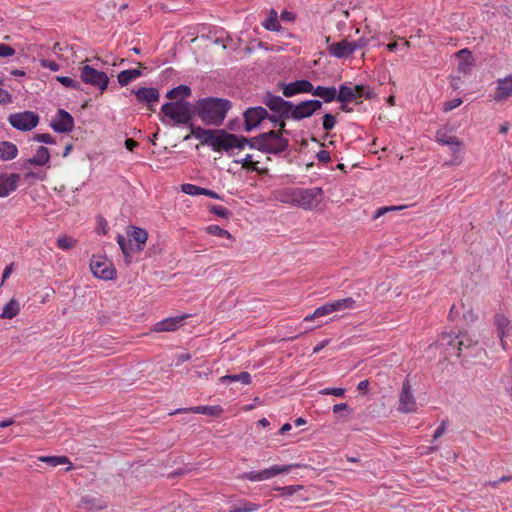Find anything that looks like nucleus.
Instances as JSON below:
<instances>
[{
  "label": "nucleus",
  "instance_id": "nucleus-19",
  "mask_svg": "<svg viewBox=\"0 0 512 512\" xmlns=\"http://www.w3.org/2000/svg\"><path fill=\"white\" fill-rule=\"evenodd\" d=\"M328 51H329L330 55H332L336 58H339V59L347 58L351 54L354 53L351 42H349L347 40H342L337 43H331L328 46Z\"/></svg>",
  "mask_w": 512,
  "mask_h": 512
},
{
  "label": "nucleus",
  "instance_id": "nucleus-33",
  "mask_svg": "<svg viewBox=\"0 0 512 512\" xmlns=\"http://www.w3.org/2000/svg\"><path fill=\"white\" fill-rule=\"evenodd\" d=\"M333 312L342 310H352L357 307L356 301L352 297L342 298L330 302Z\"/></svg>",
  "mask_w": 512,
  "mask_h": 512
},
{
  "label": "nucleus",
  "instance_id": "nucleus-61",
  "mask_svg": "<svg viewBox=\"0 0 512 512\" xmlns=\"http://www.w3.org/2000/svg\"><path fill=\"white\" fill-rule=\"evenodd\" d=\"M191 359V355L189 353H181L176 356V366L183 364L186 361Z\"/></svg>",
  "mask_w": 512,
  "mask_h": 512
},
{
  "label": "nucleus",
  "instance_id": "nucleus-17",
  "mask_svg": "<svg viewBox=\"0 0 512 512\" xmlns=\"http://www.w3.org/2000/svg\"><path fill=\"white\" fill-rule=\"evenodd\" d=\"M19 178L20 176L16 173L0 175V197H6L16 190Z\"/></svg>",
  "mask_w": 512,
  "mask_h": 512
},
{
  "label": "nucleus",
  "instance_id": "nucleus-58",
  "mask_svg": "<svg viewBox=\"0 0 512 512\" xmlns=\"http://www.w3.org/2000/svg\"><path fill=\"white\" fill-rule=\"evenodd\" d=\"M446 428H447V422L442 421L440 426L435 430V432L433 434V439L436 440V439L440 438L445 433Z\"/></svg>",
  "mask_w": 512,
  "mask_h": 512
},
{
  "label": "nucleus",
  "instance_id": "nucleus-18",
  "mask_svg": "<svg viewBox=\"0 0 512 512\" xmlns=\"http://www.w3.org/2000/svg\"><path fill=\"white\" fill-rule=\"evenodd\" d=\"M133 92H134L138 102L145 103L148 106H151V105L157 103L160 98L158 89L153 88V87H149V88L142 87Z\"/></svg>",
  "mask_w": 512,
  "mask_h": 512
},
{
  "label": "nucleus",
  "instance_id": "nucleus-60",
  "mask_svg": "<svg viewBox=\"0 0 512 512\" xmlns=\"http://www.w3.org/2000/svg\"><path fill=\"white\" fill-rule=\"evenodd\" d=\"M13 269H14V263H10L9 265H7L3 271V274H2V282L1 284H3L11 275V273L13 272Z\"/></svg>",
  "mask_w": 512,
  "mask_h": 512
},
{
  "label": "nucleus",
  "instance_id": "nucleus-1",
  "mask_svg": "<svg viewBox=\"0 0 512 512\" xmlns=\"http://www.w3.org/2000/svg\"><path fill=\"white\" fill-rule=\"evenodd\" d=\"M290 132L285 128L270 130L259 135L247 138L243 135H237V149H243L248 146L250 149H256L265 154L279 155L285 152L289 147V140L284 137Z\"/></svg>",
  "mask_w": 512,
  "mask_h": 512
},
{
  "label": "nucleus",
  "instance_id": "nucleus-35",
  "mask_svg": "<svg viewBox=\"0 0 512 512\" xmlns=\"http://www.w3.org/2000/svg\"><path fill=\"white\" fill-rule=\"evenodd\" d=\"M251 375L248 372H241L236 375H224L220 377L219 381L221 383L225 382H241L244 385H249L251 383Z\"/></svg>",
  "mask_w": 512,
  "mask_h": 512
},
{
  "label": "nucleus",
  "instance_id": "nucleus-38",
  "mask_svg": "<svg viewBox=\"0 0 512 512\" xmlns=\"http://www.w3.org/2000/svg\"><path fill=\"white\" fill-rule=\"evenodd\" d=\"M333 313V310H332V306L329 303H326L318 308H316L314 310V312L310 315H307L305 318H304V321L306 322H310L316 318H320V317H323V316H326V315H329Z\"/></svg>",
  "mask_w": 512,
  "mask_h": 512
},
{
  "label": "nucleus",
  "instance_id": "nucleus-45",
  "mask_svg": "<svg viewBox=\"0 0 512 512\" xmlns=\"http://www.w3.org/2000/svg\"><path fill=\"white\" fill-rule=\"evenodd\" d=\"M182 191L185 194L192 195V196H197V195H201V192L203 191V188L199 187L197 185H194V184L186 183V184L182 185Z\"/></svg>",
  "mask_w": 512,
  "mask_h": 512
},
{
  "label": "nucleus",
  "instance_id": "nucleus-59",
  "mask_svg": "<svg viewBox=\"0 0 512 512\" xmlns=\"http://www.w3.org/2000/svg\"><path fill=\"white\" fill-rule=\"evenodd\" d=\"M351 44L353 50L356 51L364 48L368 44V40H366L365 38H359L358 40L351 42Z\"/></svg>",
  "mask_w": 512,
  "mask_h": 512
},
{
  "label": "nucleus",
  "instance_id": "nucleus-26",
  "mask_svg": "<svg viewBox=\"0 0 512 512\" xmlns=\"http://www.w3.org/2000/svg\"><path fill=\"white\" fill-rule=\"evenodd\" d=\"M495 324L497 326L498 335L501 340V345L503 349H506V343L504 338L510 335V331L512 329L510 321L504 315H496Z\"/></svg>",
  "mask_w": 512,
  "mask_h": 512
},
{
  "label": "nucleus",
  "instance_id": "nucleus-39",
  "mask_svg": "<svg viewBox=\"0 0 512 512\" xmlns=\"http://www.w3.org/2000/svg\"><path fill=\"white\" fill-rule=\"evenodd\" d=\"M262 25L265 29L269 31H279L281 26L278 21L277 12L272 9L269 13V16L265 19Z\"/></svg>",
  "mask_w": 512,
  "mask_h": 512
},
{
  "label": "nucleus",
  "instance_id": "nucleus-57",
  "mask_svg": "<svg viewBox=\"0 0 512 512\" xmlns=\"http://www.w3.org/2000/svg\"><path fill=\"white\" fill-rule=\"evenodd\" d=\"M316 157H317V160L321 163H328L331 159L330 157V153L326 150H320L317 154H316Z\"/></svg>",
  "mask_w": 512,
  "mask_h": 512
},
{
  "label": "nucleus",
  "instance_id": "nucleus-3",
  "mask_svg": "<svg viewBox=\"0 0 512 512\" xmlns=\"http://www.w3.org/2000/svg\"><path fill=\"white\" fill-rule=\"evenodd\" d=\"M231 106V102L228 99L207 97L199 99L194 108L195 113L204 124L219 126L223 123Z\"/></svg>",
  "mask_w": 512,
  "mask_h": 512
},
{
  "label": "nucleus",
  "instance_id": "nucleus-51",
  "mask_svg": "<svg viewBox=\"0 0 512 512\" xmlns=\"http://www.w3.org/2000/svg\"><path fill=\"white\" fill-rule=\"evenodd\" d=\"M322 395H334L337 397H342L345 394V389L343 388H324L319 392Z\"/></svg>",
  "mask_w": 512,
  "mask_h": 512
},
{
  "label": "nucleus",
  "instance_id": "nucleus-14",
  "mask_svg": "<svg viewBox=\"0 0 512 512\" xmlns=\"http://www.w3.org/2000/svg\"><path fill=\"white\" fill-rule=\"evenodd\" d=\"M50 126L57 133H69L74 129L75 123L69 112L59 109Z\"/></svg>",
  "mask_w": 512,
  "mask_h": 512
},
{
  "label": "nucleus",
  "instance_id": "nucleus-31",
  "mask_svg": "<svg viewBox=\"0 0 512 512\" xmlns=\"http://www.w3.org/2000/svg\"><path fill=\"white\" fill-rule=\"evenodd\" d=\"M142 76V72L139 69H128L118 73L117 80L120 86H126L133 80Z\"/></svg>",
  "mask_w": 512,
  "mask_h": 512
},
{
  "label": "nucleus",
  "instance_id": "nucleus-43",
  "mask_svg": "<svg viewBox=\"0 0 512 512\" xmlns=\"http://www.w3.org/2000/svg\"><path fill=\"white\" fill-rule=\"evenodd\" d=\"M407 208L405 205H399V206H385L377 209L375 213L372 216V220L378 219L380 216L392 212V211H398Z\"/></svg>",
  "mask_w": 512,
  "mask_h": 512
},
{
  "label": "nucleus",
  "instance_id": "nucleus-36",
  "mask_svg": "<svg viewBox=\"0 0 512 512\" xmlns=\"http://www.w3.org/2000/svg\"><path fill=\"white\" fill-rule=\"evenodd\" d=\"M191 89L187 85H179L177 87L172 88L166 93V98L170 100L177 99L179 96L182 98H187L191 95Z\"/></svg>",
  "mask_w": 512,
  "mask_h": 512
},
{
  "label": "nucleus",
  "instance_id": "nucleus-28",
  "mask_svg": "<svg viewBox=\"0 0 512 512\" xmlns=\"http://www.w3.org/2000/svg\"><path fill=\"white\" fill-rule=\"evenodd\" d=\"M49 161H50V152H49L48 148H46L45 146H39L36 151L35 156L27 159L24 166L26 164L43 166V165H46Z\"/></svg>",
  "mask_w": 512,
  "mask_h": 512
},
{
  "label": "nucleus",
  "instance_id": "nucleus-63",
  "mask_svg": "<svg viewBox=\"0 0 512 512\" xmlns=\"http://www.w3.org/2000/svg\"><path fill=\"white\" fill-rule=\"evenodd\" d=\"M138 145H139V144H138V142H137V141H135V140H134V139H132V138H127V139L125 140V147H126V149H127V150H129V151H133V150H134V148H136Z\"/></svg>",
  "mask_w": 512,
  "mask_h": 512
},
{
  "label": "nucleus",
  "instance_id": "nucleus-4",
  "mask_svg": "<svg viewBox=\"0 0 512 512\" xmlns=\"http://www.w3.org/2000/svg\"><path fill=\"white\" fill-rule=\"evenodd\" d=\"M262 103L270 110L269 121L274 127L285 128L286 120L291 118L293 103L270 91L264 93Z\"/></svg>",
  "mask_w": 512,
  "mask_h": 512
},
{
  "label": "nucleus",
  "instance_id": "nucleus-5",
  "mask_svg": "<svg viewBox=\"0 0 512 512\" xmlns=\"http://www.w3.org/2000/svg\"><path fill=\"white\" fill-rule=\"evenodd\" d=\"M161 113L170 118L174 125H189L195 115V108L185 100H175L164 103Z\"/></svg>",
  "mask_w": 512,
  "mask_h": 512
},
{
  "label": "nucleus",
  "instance_id": "nucleus-29",
  "mask_svg": "<svg viewBox=\"0 0 512 512\" xmlns=\"http://www.w3.org/2000/svg\"><path fill=\"white\" fill-rule=\"evenodd\" d=\"M206 233L219 238L226 239L227 242L221 243V245L224 247H231L233 242L235 241L231 233L223 229L221 226H206Z\"/></svg>",
  "mask_w": 512,
  "mask_h": 512
},
{
  "label": "nucleus",
  "instance_id": "nucleus-23",
  "mask_svg": "<svg viewBox=\"0 0 512 512\" xmlns=\"http://www.w3.org/2000/svg\"><path fill=\"white\" fill-rule=\"evenodd\" d=\"M311 94L319 97L325 103L337 101V89L334 86H317L314 88L312 85Z\"/></svg>",
  "mask_w": 512,
  "mask_h": 512
},
{
  "label": "nucleus",
  "instance_id": "nucleus-25",
  "mask_svg": "<svg viewBox=\"0 0 512 512\" xmlns=\"http://www.w3.org/2000/svg\"><path fill=\"white\" fill-rule=\"evenodd\" d=\"M181 412H192L195 414H203L209 416H219L222 414L223 409L219 405L215 406H196L189 409H178L175 412L171 413L172 415L181 413Z\"/></svg>",
  "mask_w": 512,
  "mask_h": 512
},
{
  "label": "nucleus",
  "instance_id": "nucleus-8",
  "mask_svg": "<svg viewBox=\"0 0 512 512\" xmlns=\"http://www.w3.org/2000/svg\"><path fill=\"white\" fill-rule=\"evenodd\" d=\"M90 270L96 278L112 280L116 277V269L105 255L94 254L90 260Z\"/></svg>",
  "mask_w": 512,
  "mask_h": 512
},
{
  "label": "nucleus",
  "instance_id": "nucleus-10",
  "mask_svg": "<svg viewBox=\"0 0 512 512\" xmlns=\"http://www.w3.org/2000/svg\"><path fill=\"white\" fill-rule=\"evenodd\" d=\"M80 78L82 82L99 89L100 92L105 91L109 84L108 75L90 65H85L80 69Z\"/></svg>",
  "mask_w": 512,
  "mask_h": 512
},
{
  "label": "nucleus",
  "instance_id": "nucleus-7",
  "mask_svg": "<svg viewBox=\"0 0 512 512\" xmlns=\"http://www.w3.org/2000/svg\"><path fill=\"white\" fill-rule=\"evenodd\" d=\"M291 201L304 209L317 207L322 199L323 190L320 187L303 189L296 188L291 191Z\"/></svg>",
  "mask_w": 512,
  "mask_h": 512
},
{
  "label": "nucleus",
  "instance_id": "nucleus-27",
  "mask_svg": "<svg viewBox=\"0 0 512 512\" xmlns=\"http://www.w3.org/2000/svg\"><path fill=\"white\" fill-rule=\"evenodd\" d=\"M313 114L307 104V101H302L298 104L293 103V108L291 109V118L294 121H300L305 118L311 117Z\"/></svg>",
  "mask_w": 512,
  "mask_h": 512
},
{
  "label": "nucleus",
  "instance_id": "nucleus-56",
  "mask_svg": "<svg viewBox=\"0 0 512 512\" xmlns=\"http://www.w3.org/2000/svg\"><path fill=\"white\" fill-rule=\"evenodd\" d=\"M307 104L312 112L314 114L315 112L319 111L322 108L323 102L317 99H310L306 100Z\"/></svg>",
  "mask_w": 512,
  "mask_h": 512
},
{
  "label": "nucleus",
  "instance_id": "nucleus-9",
  "mask_svg": "<svg viewBox=\"0 0 512 512\" xmlns=\"http://www.w3.org/2000/svg\"><path fill=\"white\" fill-rule=\"evenodd\" d=\"M299 467L298 464L289 465H273L270 468L263 469L261 471H249L245 472L241 478L252 482H261L269 480L279 474L288 473L293 468Z\"/></svg>",
  "mask_w": 512,
  "mask_h": 512
},
{
  "label": "nucleus",
  "instance_id": "nucleus-21",
  "mask_svg": "<svg viewBox=\"0 0 512 512\" xmlns=\"http://www.w3.org/2000/svg\"><path fill=\"white\" fill-rule=\"evenodd\" d=\"M186 316L170 317L154 324L153 330L155 332H170L175 331L181 325Z\"/></svg>",
  "mask_w": 512,
  "mask_h": 512
},
{
  "label": "nucleus",
  "instance_id": "nucleus-2",
  "mask_svg": "<svg viewBox=\"0 0 512 512\" xmlns=\"http://www.w3.org/2000/svg\"><path fill=\"white\" fill-rule=\"evenodd\" d=\"M191 135L201 141L202 145L210 146L215 152L230 151L237 144V135L227 132L224 129L211 130L195 126L190 123Z\"/></svg>",
  "mask_w": 512,
  "mask_h": 512
},
{
  "label": "nucleus",
  "instance_id": "nucleus-11",
  "mask_svg": "<svg viewBox=\"0 0 512 512\" xmlns=\"http://www.w3.org/2000/svg\"><path fill=\"white\" fill-rule=\"evenodd\" d=\"M8 122L17 130L30 131L38 125L39 116L32 111H24L11 114L8 117Z\"/></svg>",
  "mask_w": 512,
  "mask_h": 512
},
{
  "label": "nucleus",
  "instance_id": "nucleus-42",
  "mask_svg": "<svg viewBox=\"0 0 512 512\" xmlns=\"http://www.w3.org/2000/svg\"><path fill=\"white\" fill-rule=\"evenodd\" d=\"M56 80L61 83L66 88H71L75 90H81V85L78 81L68 77V76H57Z\"/></svg>",
  "mask_w": 512,
  "mask_h": 512
},
{
  "label": "nucleus",
  "instance_id": "nucleus-12",
  "mask_svg": "<svg viewBox=\"0 0 512 512\" xmlns=\"http://www.w3.org/2000/svg\"><path fill=\"white\" fill-rule=\"evenodd\" d=\"M243 119L244 130L246 132H251L257 127H259L263 120H269V112L263 106L248 107L243 112Z\"/></svg>",
  "mask_w": 512,
  "mask_h": 512
},
{
  "label": "nucleus",
  "instance_id": "nucleus-20",
  "mask_svg": "<svg viewBox=\"0 0 512 512\" xmlns=\"http://www.w3.org/2000/svg\"><path fill=\"white\" fill-rule=\"evenodd\" d=\"M456 57L459 59L458 62V71L463 74H468L471 72L472 68L475 66V61L472 56V53L468 49H462L456 53Z\"/></svg>",
  "mask_w": 512,
  "mask_h": 512
},
{
  "label": "nucleus",
  "instance_id": "nucleus-40",
  "mask_svg": "<svg viewBox=\"0 0 512 512\" xmlns=\"http://www.w3.org/2000/svg\"><path fill=\"white\" fill-rule=\"evenodd\" d=\"M77 240L69 235H61L57 239V246L62 250H70L75 247Z\"/></svg>",
  "mask_w": 512,
  "mask_h": 512
},
{
  "label": "nucleus",
  "instance_id": "nucleus-54",
  "mask_svg": "<svg viewBox=\"0 0 512 512\" xmlns=\"http://www.w3.org/2000/svg\"><path fill=\"white\" fill-rule=\"evenodd\" d=\"M15 54V49L7 44L0 43V57H11Z\"/></svg>",
  "mask_w": 512,
  "mask_h": 512
},
{
  "label": "nucleus",
  "instance_id": "nucleus-49",
  "mask_svg": "<svg viewBox=\"0 0 512 512\" xmlns=\"http://www.w3.org/2000/svg\"><path fill=\"white\" fill-rule=\"evenodd\" d=\"M33 140L45 144H55V139L48 133L35 134Z\"/></svg>",
  "mask_w": 512,
  "mask_h": 512
},
{
  "label": "nucleus",
  "instance_id": "nucleus-32",
  "mask_svg": "<svg viewBox=\"0 0 512 512\" xmlns=\"http://www.w3.org/2000/svg\"><path fill=\"white\" fill-rule=\"evenodd\" d=\"M39 461L49 464L52 467L69 464L66 471L72 469V463L67 456H40Z\"/></svg>",
  "mask_w": 512,
  "mask_h": 512
},
{
  "label": "nucleus",
  "instance_id": "nucleus-24",
  "mask_svg": "<svg viewBox=\"0 0 512 512\" xmlns=\"http://www.w3.org/2000/svg\"><path fill=\"white\" fill-rule=\"evenodd\" d=\"M512 95V74L504 79L498 80L494 99L502 101L508 99Z\"/></svg>",
  "mask_w": 512,
  "mask_h": 512
},
{
  "label": "nucleus",
  "instance_id": "nucleus-41",
  "mask_svg": "<svg viewBox=\"0 0 512 512\" xmlns=\"http://www.w3.org/2000/svg\"><path fill=\"white\" fill-rule=\"evenodd\" d=\"M259 506L250 501H243L238 505H234L231 507L229 512H254L258 510Z\"/></svg>",
  "mask_w": 512,
  "mask_h": 512
},
{
  "label": "nucleus",
  "instance_id": "nucleus-34",
  "mask_svg": "<svg viewBox=\"0 0 512 512\" xmlns=\"http://www.w3.org/2000/svg\"><path fill=\"white\" fill-rule=\"evenodd\" d=\"M20 311V306L17 300L11 299L2 310V313L0 315L3 319H12L18 315Z\"/></svg>",
  "mask_w": 512,
  "mask_h": 512
},
{
  "label": "nucleus",
  "instance_id": "nucleus-52",
  "mask_svg": "<svg viewBox=\"0 0 512 512\" xmlns=\"http://www.w3.org/2000/svg\"><path fill=\"white\" fill-rule=\"evenodd\" d=\"M461 104H462V99H460V98H455L453 100L447 101L443 105V111L449 112V111L459 107Z\"/></svg>",
  "mask_w": 512,
  "mask_h": 512
},
{
  "label": "nucleus",
  "instance_id": "nucleus-16",
  "mask_svg": "<svg viewBox=\"0 0 512 512\" xmlns=\"http://www.w3.org/2000/svg\"><path fill=\"white\" fill-rule=\"evenodd\" d=\"M440 346L444 347L449 356L460 357L462 352L463 339L450 333H443L439 339Z\"/></svg>",
  "mask_w": 512,
  "mask_h": 512
},
{
  "label": "nucleus",
  "instance_id": "nucleus-47",
  "mask_svg": "<svg viewBox=\"0 0 512 512\" xmlns=\"http://www.w3.org/2000/svg\"><path fill=\"white\" fill-rule=\"evenodd\" d=\"M235 163L241 164L243 168L251 169V170H257V164L258 162H254L252 160V155L247 154L245 158L242 160H235Z\"/></svg>",
  "mask_w": 512,
  "mask_h": 512
},
{
  "label": "nucleus",
  "instance_id": "nucleus-44",
  "mask_svg": "<svg viewBox=\"0 0 512 512\" xmlns=\"http://www.w3.org/2000/svg\"><path fill=\"white\" fill-rule=\"evenodd\" d=\"M336 123L337 121L334 115L330 113L324 114L322 126L325 131L332 130L335 127Z\"/></svg>",
  "mask_w": 512,
  "mask_h": 512
},
{
  "label": "nucleus",
  "instance_id": "nucleus-37",
  "mask_svg": "<svg viewBox=\"0 0 512 512\" xmlns=\"http://www.w3.org/2000/svg\"><path fill=\"white\" fill-rule=\"evenodd\" d=\"M435 140L441 145L456 144V136L450 134L446 128L436 131Z\"/></svg>",
  "mask_w": 512,
  "mask_h": 512
},
{
  "label": "nucleus",
  "instance_id": "nucleus-53",
  "mask_svg": "<svg viewBox=\"0 0 512 512\" xmlns=\"http://www.w3.org/2000/svg\"><path fill=\"white\" fill-rule=\"evenodd\" d=\"M40 65L41 67L47 68L51 71H58L60 69V65L57 62L48 59H41Z\"/></svg>",
  "mask_w": 512,
  "mask_h": 512
},
{
  "label": "nucleus",
  "instance_id": "nucleus-46",
  "mask_svg": "<svg viewBox=\"0 0 512 512\" xmlns=\"http://www.w3.org/2000/svg\"><path fill=\"white\" fill-rule=\"evenodd\" d=\"M302 489H303L302 485H290V486L277 487L275 490L280 491L283 496H290Z\"/></svg>",
  "mask_w": 512,
  "mask_h": 512
},
{
  "label": "nucleus",
  "instance_id": "nucleus-15",
  "mask_svg": "<svg viewBox=\"0 0 512 512\" xmlns=\"http://www.w3.org/2000/svg\"><path fill=\"white\" fill-rule=\"evenodd\" d=\"M312 85L313 84L306 79L296 80L287 84H279V86L282 87L283 95L287 98H291L298 94L311 93Z\"/></svg>",
  "mask_w": 512,
  "mask_h": 512
},
{
  "label": "nucleus",
  "instance_id": "nucleus-64",
  "mask_svg": "<svg viewBox=\"0 0 512 512\" xmlns=\"http://www.w3.org/2000/svg\"><path fill=\"white\" fill-rule=\"evenodd\" d=\"M458 336H459V339H463L464 340V344L462 345V347L468 348V347L472 346L475 343L471 338L467 337L464 334H460Z\"/></svg>",
  "mask_w": 512,
  "mask_h": 512
},
{
  "label": "nucleus",
  "instance_id": "nucleus-48",
  "mask_svg": "<svg viewBox=\"0 0 512 512\" xmlns=\"http://www.w3.org/2000/svg\"><path fill=\"white\" fill-rule=\"evenodd\" d=\"M362 88V90H357L356 92H354L356 94L357 100L362 97H364L365 99H371L375 96L373 90L370 89L368 86L362 84Z\"/></svg>",
  "mask_w": 512,
  "mask_h": 512
},
{
  "label": "nucleus",
  "instance_id": "nucleus-62",
  "mask_svg": "<svg viewBox=\"0 0 512 512\" xmlns=\"http://www.w3.org/2000/svg\"><path fill=\"white\" fill-rule=\"evenodd\" d=\"M453 154H457L461 151L462 141L456 137V144H448Z\"/></svg>",
  "mask_w": 512,
  "mask_h": 512
},
{
  "label": "nucleus",
  "instance_id": "nucleus-30",
  "mask_svg": "<svg viewBox=\"0 0 512 512\" xmlns=\"http://www.w3.org/2000/svg\"><path fill=\"white\" fill-rule=\"evenodd\" d=\"M18 148L17 146L9 141L0 142V159L2 161L13 160L17 157Z\"/></svg>",
  "mask_w": 512,
  "mask_h": 512
},
{
  "label": "nucleus",
  "instance_id": "nucleus-13",
  "mask_svg": "<svg viewBox=\"0 0 512 512\" xmlns=\"http://www.w3.org/2000/svg\"><path fill=\"white\" fill-rule=\"evenodd\" d=\"M398 410L402 413H412L417 410V403L412 394V386L408 379H405L402 384Z\"/></svg>",
  "mask_w": 512,
  "mask_h": 512
},
{
  "label": "nucleus",
  "instance_id": "nucleus-6",
  "mask_svg": "<svg viewBox=\"0 0 512 512\" xmlns=\"http://www.w3.org/2000/svg\"><path fill=\"white\" fill-rule=\"evenodd\" d=\"M148 239L146 230L139 226H128L127 235H118L117 242L125 255L128 258L133 251H141Z\"/></svg>",
  "mask_w": 512,
  "mask_h": 512
},
{
  "label": "nucleus",
  "instance_id": "nucleus-22",
  "mask_svg": "<svg viewBox=\"0 0 512 512\" xmlns=\"http://www.w3.org/2000/svg\"><path fill=\"white\" fill-rule=\"evenodd\" d=\"M362 89V84L355 85L353 87H350L346 84H341L339 86V90L337 91V101L343 104L356 101V94L354 92Z\"/></svg>",
  "mask_w": 512,
  "mask_h": 512
},
{
  "label": "nucleus",
  "instance_id": "nucleus-50",
  "mask_svg": "<svg viewBox=\"0 0 512 512\" xmlns=\"http://www.w3.org/2000/svg\"><path fill=\"white\" fill-rule=\"evenodd\" d=\"M211 212L223 219H228V216L231 214L227 208L216 205L211 207Z\"/></svg>",
  "mask_w": 512,
  "mask_h": 512
},
{
  "label": "nucleus",
  "instance_id": "nucleus-55",
  "mask_svg": "<svg viewBox=\"0 0 512 512\" xmlns=\"http://www.w3.org/2000/svg\"><path fill=\"white\" fill-rule=\"evenodd\" d=\"M12 95L5 89L0 88V104L6 105L12 103Z\"/></svg>",
  "mask_w": 512,
  "mask_h": 512
}]
</instances>
